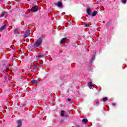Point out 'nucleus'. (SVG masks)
Here are the masks:
<instances>
[{
	"label": "nucleus",
	"instance_id": "nucleus-10",
	"mask_svg": "<svg viewBox=\"0 0 127 127\" xmlns=\"http://www.w3.org/2000/svg\"><path fill=\"white\" fill-rule=\"evenodd\" d=\"M82 123H84V124H87V123H88V120L87 119H83Z\"/></svg>",
	"mask_w": 127,
	"mask_h": 127
},
{
	"label": "nucleus",
	"instance_id": "nucleus-11",
	"mask_svg": "<svg viewBox=\"0 0 127 127\" xmlns=\"http://www.w3.org/2000/svg\"><path fill=\"white\" fill-rule=\"evenodd\" d=\"M5 13H6V12H3L1 14V17H3L4 16V15H5Z\"/></svg>",
	"mask_w": 127,
	"mask_h": 127
},
{
	"label": "nucleus",
	"instance_id": "nucleus-2",
	"mask_svg": "<svg viewBox=\"0 0 127 127\" xmlns=\"http://www.w3.org/2000/svg\"><path fill=\"white\" fill-rule=\"evenodd\" d=\"M32 11H33L34 12H36L38 10V6H34L31 8Z\"/></svg>",
	"mask_w": 127,
	"mask_h": 127
},
{
	"label": "nucleus",
	"instance_id": "nucleus-20",
	"mask_svg": "<svg viewBox=\"0 0 127 127\" xmlns=\"http://www.w3.org/2000/svg\"><path fill=\"white\" fill-rule=\"evenodd\" d=\"M112 105L113 106H116V103H113Z\"/></svg>",
	"mask_w": 127,
	"mask_h": 127
},
{
	"label": "nucleus",
	"instance_id": "nucleus-9",
	"mask_svg": "<svg viewBox=\"0 0 127 127\" xmlns=\"http://www.w3.org/2000/svg\"><path fill=\"white\" fill-rule=\"evenodd\" d=\"M64 114H65V111L63 110L61 112V117H64Z\"/></svg>",
	"mask_w": 127,
	"mask_h": 127
},
{
	"label": "nucleus",
	"instance_id": "nucleus-13",
	"mask_svg": "<svg viewBox=\"0 0 127 127\" xmlns=\"http://www.w3.org/2000/svg\"><path fill=\"white\" fill-rule=\"evenodd\" d=\"M31 83L33 84H36V83H37V81L36 80H33L31 81Z\"/></svg>",
	"mask_w": 127,
	"mask_h": 127
},
{
	"label": "nucleus",
	"instance_id": "nucleus-19",
	"mask_svg": "<svg viewBox=\"0 0 127 127\" xmlns=\"http://www.w3.org/2000/svg\"><path fill=\"white\" fill-rule=\"evenodd\" d=\"M67 101H68V102H70V101H71V99H70L68 98V99H67Z\"/></svg>",
	"mask_w": 127,
	"mask_h": 127
},
{
	"label": "nucleus",
	"instance_id": "nucleus-7",
	"mask_svg": "<svg viewBox=\"0 0 127 127\" xmlns=\"http://www.w3.org/2000/svg\"><path fill=\"white\" fill-rule=\"evenodd\" d=\"M30 34L29 33V32H26V33L24 34V37H25V38H26V37H28V36H29Z\"/></svg>",
	"mask_w": 127,
	"mask_h": 127
},
{
	"label": "nucleus",
	"instance_id": "nucleus-15",
	"mask_svg": "<svg viewBox=\"0 0 127 127\" xmlns=\"http://www.w3.org/2000/svg\"><path fill=\"white\" fill-rule=\"evenodd\" d=\"M88 86H89V87H93V84H92V83H89V84H88Z\"/></svg>",
	"mask_w": 127,
	"mask_h": 127
},
{
	"label": "nucleus",
	"instance_id": "nucleus-5",
	"mask_svg": "<svg viewBox=\"0 0 127 127\" xmlns=\"http://www.w3.org/2000/svg\"><path fill=\"white\" fill-rule=\"evenodd\" d=\"M5 27H6V24H4L3 26L0 28V31H2L5 29Z\"/></svg>",
	"mask_w": 127,
	"mask_h": 127
},
{
	"label": "nucleus",
	"instance_id": "nucleus-3",
	"mask_svg": "<svg viewBox=\"0 0 127 127\" xmlns=\"http://www.w3.org/2000/svg\"><path fill=\"white\" fill-rule=\"evenodd\" d=\"M66 40H67V38H64L62 39V40L60 42V44H64V43L66 42Z\"/></svg>",
	"mask_w": 127,
	"mask_h": 127
},
{
	"label": "nucleus",
	"instance_id": "nucleus-17",
	"mask_svg": "<svg viewBox=\"0 0 127 127\" xmlns=\"http://www.w3.org/2000/svg\"><path fill=\"white\" fill-rule=\"evenodd\" d=\"M84 25H85V27H87L89 26V24L85 23Z\"/></svg>",
	"mask_w": 127,
	"mask_h": 127
},
{
	"label": "nucleus",
	"instance_id": "nucleus-16",
	"mask_svg": "<svg viewBox=\"0 0 127 127\" xmlns=\"http://www.w3.org/2000/svg\"><path fill=\"white\" fill-rule=\"evenodd\" d=\"M122 2H123V3H126L127 2V0H122Z\"/></svg>",
	"mask_w": 127,
	"mask_h": 127
},
{
	"label": "nucleus",
	"instance_id": "nucleus-18",
	"mask_svg": "<svg viewBox=\"0 0 127 127\" xmlns=\"http://www.w3.org/2000/svg\"><path fill=\"white\" fill-rule=\"evenodd\" d=\"M95 103H96V104H99V101H98V100L95 101Z\"/></svg>",
	"mask_w": 127,
	"mask_h": 127
},
{
	"label": "nucleus",
	"instance_id": "nucleus-1",
	"mask_svg": "<svg viewBox=\"0 0 127 127\" xmlns=\"http://www.w3.org/2000/svg\"><path fill=\"white\" fill-rule=\"evenodd\" d=\"M42 43V39H39L35 43L34 46L35 47H40V45H41Z\"/></svg>",
	"mask_w": 127,
	"mask_h": 127
},
{
	"label": "nucleus",
	"instance_id": "nucleus-12",
	"mask_svg": "<svg viewBox=\"0 0 127 127\" xmlns=\"http://www.w3.org/2000/svg\"><path fill=\"white\" fill-rule=\"evenodd\" d=\"M107 100H108V98H107V97H104L102 99L103 102H106V101H107Z\"/></svg>",
	"mask_w": 127,
	"mask_h": 127
},
{
	"label": "nucleus",
	"instance_id": "nucleus-14",
	"mask_svg": "<svg viewBox=\"0 0 127 127\" xmlns=\"http://www.w3.org/2000/svg\"><path fill=\"white\" fill-rule=\"evenodd\" d=\"M14 32H15V34H18V30H17V29H15L14 30Z\"/></svg>",
	"mask_w": 127,
	"mask_h": 127
},
{
	"label": "nucleus",
	"instance_id": "nucleus-21",
	"mask_svg": "<svg viewBox=\"0 0 127 127\" xmlns=\"http://www.w3.org/2000/svg\"><path fill=\"white\" fill-rule=\"evenodd\" d=\"M42 56L41 55H40V56H39V58L42 57Z\"/></svg>",
	"mask_w": 127,
	"mask_h": 127
},
{
	"label": "nucleus",
	"instance_id": "nucleus-4",
	"mask_svg": "<svg viewBox=\"0 0 127 127\" xmlns=\"http://www.w3.org/2000/svg\"><path fill=\"white\" fill-rule=\"evenodd\" d=\"M86 11L88 15H91V14H92V9H91L90 8H87Z\"/></svg>",
	"mask_w": 127,
	"mask_h": 127
},
{
	"label": "nucleus",
	"instance_id": "nucleus-8",
	"mask_svg": "<svg viewBox=\"0 0 127 127\" xmlns=\"http://www.w3.org/2000/svg\"><path fill=\"white\" fill-rule=\"evenodd\" d=\"M97 14H98V12H97V11H95L92 13V16H96V15H97Z\"/></svg>",
	"mask_w": 127,
	"mask_h": 127
},
{
	"label": "nucleus",
	"instance_id": "nucleus-6",
	"mask_svg": "<svg viewBox=\"0 0 127 127\" xmlns=\"http://www.w3.org/2000/svg\"><path fill=\"white\" fill-rule=\"evenodd\" d=\"M57 5L59 6V7H62V5H63V4L61 1H59L57 3Z\"/></svg>",
	"mask_w": 127,
	"mask_h": 127
}]
</instances>
